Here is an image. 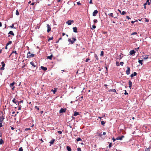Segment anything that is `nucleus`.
<instances>
[{"instance_id":"5fc2aeb1","label":"nucleus","mask_w":151,"mask_h":151,"mask_svg":"<svg viewBox=\"0 0 151 151\" xmlns=\"http://www.w3.org/2000/svg\"><path fill=\"white\" fill-rule=\"evenodd\" d=\"M58 132L60 134H61L62 133V132L60 131H58Z\"/></svg>"},{"instance_id":"f3484780","label":"nucleus","mask_w":151,"mask_h":151,"mask_svg":"<svg viewBox=\"0 0 151 151\" xmlns=\"http://www.w3.org/2000/svg\"><path fill=\"white\" fill-rule=\"evenodd\" d=\"M66 149L68 151H71L72 150L70 147L69 146H67L66 147Z\"/></svg>"},{"instance_id":"473e14b6","label":"nucleus","mask_w":151,"mask_h":151,"mask_svg":"<svg viewBox=\"0 0 151 151\" xmlns=\"http://www.w3.org/2000/svg\"><path fill=\"white\" fill-rule=\"evenodd\" d=\"M126 14V12L125 11H123L121 12V14L122 15H124Z\"/></svg>"},{"instance_id":"393cba45","label":"nucleus","mask_w":151,"mask_h":151,"mask_svg":"<svg viewBox=\"0 0 151 151\" xmlns=\"http://www.w3.org/2000/svg\"><path fill=\"white\" fill-rule=\"evenodd\" d=\"M52 54L50 56H47V59H49L50 60H52Z\"/></svg>"},{"instance_id":"7ed1b4c3","label":"nucleus","mask_w":151,"mask_h":151,"mask_svg":"<svg viewBox=\"0 0 151 151\" xmlns=\"http://www.w3.org/2000/svg\"><path fill=\"white\" fill-rule=\"evenodd\" d=\"M127 69L126 71V74L127 75H129L130 73V68L129 66H127Z\"/></svg>"},{"instance_id":"5701e85b","label":"nucleus","mask_w":151,"mask_h":151,"mask_svg":"<svg viewBox=\"0 0 151 151\" xmlns=\"http://www.w3.org/2000/svg\"><path fill=\"white\" fill-rule=\"evenodd\" d=\"M55 141V139H52V140H51L49 143H50L51 145H52L54 143V142Z\"/></svg>"},{"instance_id":"e433bc0d","label":"nucleus","mask_w":151,"mask_h":151,"mask_svg":"<svg viewBox=\"0 0 151 151\" xmlns=\"http://www.w3.org/2000/svg\"><path fill=\"white\" fill-rule=\"evenodd\" d=\"M116 65L117 66H119V62H116Z\"/></svg>"},{"instance_id":"dca6fc26","label":"nucleus","mask_w":151,"mask_h":151,"mask_svg":"<svg viewBox=\"0 0 151 151\" xmlns=\"http://www.w3.org/2000/svg\"><path fill=\"white\" fill-rule=\"evenodd\" d=\"M143 58L145 60L147 59L148 58V55H145L142 56Z\"/></svg>"},{"instance_id":"412c9836","label":"nucleus","mask_w":151,"mask_h":151,"mask_svg":"<svg viewBox=\"0 0 151 151\" xmlns=\"http://www.w3.org/2000/svg\"><path fill=\"white\" fill-rule=\"evenodd\" d=\"M30 64L32 65L34 68H35L36 65L33 62H31L30 63Z\"/></svg>"},{"instance_id":"052dcab7","label":"nucleus","mask_w":151,"mask_h":151,"mask_svg":"<svg viewBox=\"0 0 151 151\" xmlns=\"http://www.w3.org/2000/svg\"><path fill=\"white\" fill-rule=\"evenodd\" d=\"M112 139L113 142H114L116 140V139H115L114 137H113L112 138Z\"/></svg>"},{"instance_id":"58836bf2","label":"nucleus","mask_w":151,"mask_h":151,"mask_svg":"<svg viewBox=\"0 0 151 151\" xmlns=\"http://www.w3.org/2000/svg\"><path fill=\"white\" fill-rule=\"evenodd\" d=\"M10 27L11 28H14V29H16V28L15 27H14V24H12V25L10 26Z\"/></svg>"},{"instance_id":"a211bd4d","label":"nucleus","mask_w":151,"mask_h":151,"mask_svg":"<svg viewBox=\"0 0 151 151\" xmlns=\"http://www.w3.org/2000/svg\"><path fill=\"white\" fill-rule=\"evenodd\" d=\"M79 113L78 112H77L76 111L74 112V114H73V116H76L77 115H79Z\"/></svg>"},{"instance_id":"ea45409f","label":"nucleus","mask_w":151,"mask_h":151,"mask_svg":"<svg viewBox=\"0 0 151 151\" xmlns=\"http://www.w3.org/2000/svg\"><path fill=\"white\" fill-rule=\"evenodd\" d=\"M23 149L22 147H20L19 149V151H23Z\"/></svg>"},{"instance_id":"6e6552de","label":"nucleus","mask_w":151,"mask_h":151,"mask_svg":"<svg viewBox=\"0 0 151 151\" xmlns=\"http://www.w3.org/2000/svg\"><path fill=\"white\" fill-rule=\"evenodd\" d=\"M124 137V135H122L121 137H118L116 138V140H121Z\"/></svg>"},{"instance_id":"774afa93","label":"nucleus","mask_w":151,"mask_h":151,"mask_svg":"<svg viewBox=\"0 0 151 151\" xmlns=\"http://www.w3.org/2000/svg\"><path fill=\"white\" fill-rule=\"evenodd\" d=\"M35 4V3L34 2H32V3L31 4V5H34Z\"/></svg>"},{"instance_id":"3c124183","label":"nucleus","mask_w":151,"mask_h":151,"mask_svg":"<svg viewBox=\"0 0 151 151\" xmlns=\"http://www.w3.org/2000/svg\"><path fill=\"white\" fill-rule=\"evenodd\" d=\"M124 64V63L123 62H120V64L122 66H123Z\"/></svg>"},{"instance_id":"f8f14e48","label":"nucleus","mask_w":151,"mask_h":151,"mask_svg":"<svg viewBox=\"0 0 151 151\" xmlns=\"http://www.w3.org/2000/svg\"><path fill=\"white\" fill-rule=\"evenodd\" d=\"M135 52V51L134 50H132L130 51L129 52V53H130V55H134Z\"/></svg>"},{"instance_id":"7c9ffc66","label":"nucleus","mask_w":151,"mask_h":151,"mask_svg":"<svg viewBox=\"0 0 151 151\" xmlns=\"http://www.w3.org/2000/svg\"><path fill=\"white\" fill-rule=\"evenodd\" d=\"M56 91V89H54V90L52 89V91H53L54 94H55Z\"/></svg>"},{"instance_id":"20e7f679","label":"nucleus","mask_w":151,"mask_h":151,"mask_svg":"<svg viewBox=\"0 0 151 151\" xmlns=\"http://www.w3.org/2000/svg\"><path fill=\"white\" fill-rule=\"evenodd\" d=\"M74 21L72 20H68L67 22L66 23L68 24V25H71L73 22Z\"/></svg>"},{"instance_id":"2f4dec72","label":"nucleus","mask_w":151,"mask_h":151,"mask_svg":"<svg viewBox=\"0 0 151 151\" xmlns=\"http://www.w3.org/2000/svg\"><path fill=\"white\" fill-rule=\"evenodd\" d=\"M108 15L109 16H111L112 17H114V16L113 15V13H110V14H108Z\"/></svg>"},{"instance_id":"cd10ccee","label":"nucleus","mask_w":151,"mask_h":151,"mask_svg":"<svg viewBox=\"0 0 151 151\" xmlns=\"http://www.w3.org/2000/svg\"><path fill=\"white\" fill-rule=\"evenodd\" d=\"M4 143V141L3 140L1 139H0V145H2Z\"/></svg>"},{"instance_id":"c85d7f7f","label":"nucleus","mask_w":151,"mask_h":151,"mask_svg":"<svg viewBox=\"0 0 151 151\" xmlns=\"http://www.w3.org/2000/svg\"><path fill=\"white\" fill-rule=\"evenodd\" d=\"M97 134L98 136L100 137H101L103 135V134H102L101 133H100L99 132H98L97 133Z\"/></svg>"},{"instance_id":"8fccbe9b","label":"nucleus","mask_w":151,"mask_h":151,"mask_svg":"<svg viewBox=\"0 0 151 151\" xmlns=\"http://www.w3.org/2000/svg\"><path fill=\"white\" fill-rule=\"evenodd\" d=\"M15 53L16 55H17V52L16 51H13L12 53Z\"/></svg>"},{"instance_id":"c756f323","label":"nucleus","mask_w":151,"mask_h":151,"mask_svg":"<svg viewBox=\"0 0 151 151\" xmlns=\"http://www.w3.org/2000/svg\"><path fill=\"white\" fill-rule=\"evenodd\" d=\"M12 43V42L11 41H9L8 42H7L6 45H8L10 44H11Z\"/></svg>"},{"instance_id":"49530a36","label":"nucleus","mask_w":151,"mask_h":151,"mask_svg":"<svg viewBox=\"0 0 151 151\" xmlns=\"http://www.w3.org/2000/svg\"><path fill=\"white\" fill-rule=\"evenodd\" d=\"M112 146V143H110L109 144V148H110Z\"/></svg>"},{"instance_id":"a878e982","label":"nucleus","mask_w":151,"mask_h":151,"mask_svg":"<svg viewBox=\"0 0 151 151\" xmlns=\"http://www.w3.org/2000/svg\"><path fill=\"white\" fill-rule=\"evenodd\" d=\"M143 60H139L138 62L140 64H141V65H142V61H143Z\"/></svg>"},{"instance_id":"72a5a7b5","label":"nucleus","mask_w":151,"mask_h":151,"mask_svg":"<svg viewBox=\"0 0 151 151\" xmlns=\"http://www.w3.org/2000/svg\"><path fill=\"white\" fill-rule=\"evenodd\" d=\"M19 12H18V10H17L16 11V14L17 16L19 15Z\"/></svg>"},{"instance_id":"864d4df0","label":"nucleus","mask_w":151,"mask_h":151,"mask_svg":"<svg viewBox=\"0 0 151 151\" xmlns=\"http://www.w3.org/2000/svg\"><path fill=\"white\" fill-rule=\"evenodd\" d=\"M23 100H22L21 101H19L18 102H19V104L20 103H23Z\"/></svg>"},{"instance_id":"e2e57ef3","label":"nucleus","mask_w":151,"mask_h":151,"mask_svg":"<svg viewBox=\"0 0 151 151\" xmlns=\"http://www.w3.org/2000/svg\"><path fill=\"white\" fill-rule=\"evenodd\" d=\"M122 57H121V55H119V58H119V60H120V59H121L122 58Z\"/></svg>"},{"instance_id":"37998d69","label":"nucleus","mask_w":151,"mask_h":151,"mask_svg":"<svg viewBox=\"0 0 151 151\" xmlns=\"http://www.w3.org/2000/svg\"><path fill=\"white\" fill-rule=\"evenodd\" d=\"M53 39V37H50L49 38V39L48 40V41H49L50 40H52Z\"/></svg>"},{"instance_id":"6e6d98bb","label":"nucleus","mask_w":151,"mask_h":151,"mask_svg":"<svg viewBox=\"0 0 151 151\" xmlns=\"http://www.w3.org/2000/svg\"><path fill=\"white\" fill-rule=\"evenodd\" d=\"M77 4L78 5H81V4L80 2H77Z\"/></svg>"},{"instance_id":"69168bd1","label":"nucleus","mask_w":151,"mask_h":151,"mask_svg":"<svg viewBox=\"0 0 151 151\" xmlns=\"http://www.w3.org/2000/svg\"><path fill=\"white\" fill-rule=\"evenodd\" d=\"M89 3L91 4H93V3L92 2V0H90V1H89Z\"/></svg>"},{"instance_id":"09e8293b","label":"nucleus","mask_w":151,"mask_h":151,"mask_svg":"<svg viewBox=\"0 0 151 151\" xmlns=\"http://www.w3.org/2000/svg\"><path fill=\"white\" fill-rule=\"evenodd\" d=\"M124 91L125 92L124 94L125 95H127L128 94V93L127 92L126 90H124Z\"/></svg>"},{"instance_id":"9d476101","label":"nucleus","mask_w":151,"mask_h":151,"mask_svg":"<svg viewBox=\"0 0 151 151\" xmlns=\"http://www.w3.org/2000/svg\"><path fill=\"white\" fill-rule=\"evenodd\" d=\"M98 13V11L97 10H96L94 11L93 13V16H96L97 14Z\"/></svg>"},{"instance_id":"6ab92c4d","label":"nucleus","mask_w":151,"mask_h":151,"mask_svg":"<svg viewBox=\"0 0 151 151\" xmlns=\"http://www.w3.org/2000/svg\"><path fill=\"white\" fill-rule=\"evenodd\" d=\"M40 68L42 70L44 71H45L47 69V68L46 67H45L43 66H41Z\"/></svg>"},{"instance_id":"f03ea898","label":"nucleus","mask_w":151,"mask_h":151,"mask_svg":"<svg viewBox=\"0 0 151 151\" xmlns=\"http://www.w3.org/2000/svg\"><path fill=\"white\" fill-rule=\"evenodd\" d=\"M34 54H31L30 52L29 51V52H28L27 53V58H32L34 57Z\"/></svg>"},{"instance_id":"423d86ee","label":"nucleus","mask_w":151,"mask_h":151,"mask_svg":"<svg viewBox=\"0 0 151 151\" xmlns=\"http://www.w3.org/2000/svg\"><path fill=\"white\" fill-rule=\"evenodd\" d=\"M66 108H61L60 109L59 111V112L60 113H62L63 112H65L66 111Z\"/></svg>"},{"instance_id":"680f3d73","label":"nucleus","mask_w":151,"mask_h":151,"mask_svg":"<svg viewBox=\"0 0 151 151\" xmlns=\"http://www.w3.org/2000/svg\"><path fill=\"white\" fill-rule=\"evenodd\" d=\"M126 17L127 19H131V18L129 17V16H127Z\"/></svg>"},{"instance_id":"4468645a","label":"nucleus","mask_w":151,"mask_h":151,"mask_svg":"<svg viewBox=\"0 0 151 151\" xmlns=\"http://www.w3.org/2000/svg\"><path fill=\"white\" fill-rule=\"evenodd\" d=\"M137 75V73L136 72H134L132 74L130 75L131 78H133L134 76H136Z\"/></svg>"},{"instance_id":"de8ad7c7","label":"nucleus","mask_w":151,"mask_h":151,"mask_svg":"<svg viewBox=\"0 0 151 151\" xmlns=\"http://www.w3.org/2000/svg\"><path fill=\"white\" fill-rule=\"evenodd\" d=\"M77 150L78 151H81V148L78 147L77 149Z\"/></svg>"},{"instance_id":"bf43d9fd","label":"nucleus","mask_w":151,"mask_h":151,"mask_svg":"<svg viewBox=\"0 0 151 151\" xmlns=\"http://www.w3.org/2000/svg\"><path fill=\"white\" fill-rule=\"evenodd\" d=\"M90 60V59L89 58H87L86 59L85 61L86 62H87L88 61Z\"/></svg>"},{"instance_id":"b1692460","label":"nucleus","mask_w":151,"mask_h":151,"mask_svg":"<svg viewBox=\"0 0 151 151\" xmlns=\"http://www.w3.org/2000/svg\"><path fill=\"white\" fill-rule=\"evenodd\" d=\"M8 34H10L13 36H14V33L12 31H10L9 32Z\"/></svg>"},{"instance_id":"338daca9","label":"nucleus","mask_w":151,"mask_h":151,"mask_svg":"<svg viewBox=\"0 0 151 151\" xmlns=\"http://www.w3.org/2000/svg\"><path fill=\"white\" fill-rule=\"evenodd\" d=\"M96 26L95 25H93L92 26V28L93 29H95L96 28Z\"/></svg>"},{"instance_id":"aec40b11","label":"nucleus","mask_w":151,"mask_h":151,"mask_svg":"<svg viewBox=\"0 0 151 151\" xmlns=\"http://www.w3.org/2000/svg\"><path fill=\"white\" fill-rule=\"evenodd\" d=\"M109 91V92H110V91L116 93V94L118 93H117L116 92V91L115 89H111Z\"/></svg>"},{"instance_id":"9b49d317","label":"nucleus","mask_w":151,"mask_h":151,"mask_svg":"<svg viewBox=\"0 0 151 151\" xmlns=\"http://www.w3.org/2000/svg\"><path fill=\"white\" fill-rule=\"evenodd\" d=\"M129 88L130 89H131V88H132V82L130 80H129Z\"/></svg>"},{"instance_id":"1a4fd4ad","label":"nucleus","mask_w":151,"mask_h":151,"mask_svg":"<svg viewBox=\"0 0 151 151\" xmlns=\"http://www.w3.org/2000/svg\"><path fill=\"white\" fill-rule=\"evenodd\" d=\"M12 101L14 103L16 104L17 105H19V101H16V99L15 98H14Z\"/></svg>"},{"instance_id":"a19ab883","label":"nucleus","mask_w":151,"mask_h":151,"mask_svg":"<svg viewBox=\"0 0 151 151\" xmlns=\"http://www.w3.org/2000/svg\"><path fill=\"white\" fill-rule=\"evenodd\" d=\"M18 106H19L18 107V110H20L21 109V108H22V106H21V105H19Z\"/></svg>"},{"instance_id":"f257e3e1","label":"nucleus","mask_w":151,"mask_h":151,"mask_svg":"<svg viewBox=\"0 0 151 151\" xmlns=\"http://www.w3.org/2000/svg\"><path fill=\"white\" fill-rule=\"evenodd\" d=\"M76 40V38H72V40L70 39H68V41L69 42H70V44H73L74 43V42Z\"/></svg>"},{"instance_id":"603ef678","label":"nucleus","mask_w":151,"mask_h":151,"mask_svg":"<svg viewBox=\"0 0 151 151\" xmlns=\"http://www.w3.org/2000/svg\"><path fill=\"white\" fill-rule=\"evenodd\" d=\"M31 130V129L29 128H26L25 129V131H27Z\"/></svg>"},{"instance_id":"a18cd8bd","label":"nucleus","mask_w":151,"mask_h":151,"mask_svg":"<svg viewBox=\"0 0 151 151\" xmlns=\"http://www.w3.org/2000/svg\"><path fill=\"white\" fill-rule=\"evenodd\" d=\"M137 33L136 32H134L133 33L131 34V35H136L137 34Z\"/></svg>"},{"instance_id":"4c0bfd02","label":"nucleus","mask_w":151,"mask_h":151,"mask_svg":"<svg viewBox=\"0 0 151 151\" xmlns=\"http://www.w3.org/2000/svg\"><path fill=\"white\" fill-rule=\"evenodd\" d=\"M101 124L102 125H104L105 123V122L104 121H101Z\"/></svg>"},{"instance_id":"4d7b16f0","label":"nucleus","mask_w":151,"mask_h":151,"mask_svg":"<svg viewBox=\"0 0 151 151\" xmlns=\"http://www.w3.org/2000/svg\"><path fill=\"white\" fill-rule=\"evenodd\" d=\"M145 21L147 22H149V20L147 19H146V18H145Z\"/></svg>"},{"instance_id":"39448f33","label":"nucleus","mask_w":151,"mask_h":151,"mask_svg":"<svg viewBox=\"0 0 151 151\" xmlns=\"http://www.w3.org/2000/svg\"><path fill=\"white\" fill-rule=\"evenodd\" d=\"M47 32L48 33L50 31L51 28L50 27V26L48 24H47Z\"/></svg>"},{"instance_id":"2eb2a0df","label":"nucleus","mask_w":151,"mask_h":151,"mask_svg":"<svg viewBox=\"0 0 151 151\" xmlns=\"http://www.w3.org/2000/svg\"><path fill=\"white\" fill-rule=\"evenodd\" d=\"M73 31L75 33H77L78 32L77 27H74L73 28Z\"/></svg>"},{"instance_id":"0e129e2a","label":"nucleus","mask_w":151,"mask_h":151,"mask_svg":"<svg viewBox=\"0 0 151 151\" xmlns=\"http://www.w3.org/2000/svg\"><path fill=\"white\" fill-rule=\"evenodd\" d=\"M36 109H37L38 110L39 109V108L37 106H35V107Z\"/></svg>"},{"instance_id":"4be33fe9","label":"nucleus","mask_w":151,"mask_h":151,"mask_svg":"<svg viewBox=\"0 0 151 151\" xmlns=\"http://www.w3.org/2000/svg\"><path fill=\"white\" fill-rule=\"evenodd\" d=\"M149 1H150V0H147L146 2L144 4V5H146L147 4L148 5H150V3Z\"/></svg>"},{"instance_id":"ddd939ff","label":"nucleus","mask_w":151,"mask_h":151,"mask_svg":"<svg viewBox=\"0 0 151 151\" xmlns=\"http://www.w3.org/2000/svg\"><path fill=\"white\" fill-rule=\"evenodd\" d=\"M4 116H3V115H2L0 118V122H2L4 121Z\"/></svg>"},{"instance_id":"f704fd0d","label":"nucleus","mask_w":151,"mask_h":151,"mask_svg":"<svg viewBox=\"0 0 151 151\" xmlns=\"http://www.w3.org/2000/svg\"><path fill=\"white\" fill-rule=\"evenodd\" d=\"M81 140H82L79 137H78L76 139V141H81Z\"/></svg>"},{"instance_id":"79ce46f5","label":"nucleus","mask_w":151,"mask_h":151,"mask_svg":"<svg viewBox=\"0 0 151 151\" xmlns=\"http://www.w3.org/2000/svg\"><path fill=\"white\" fill-rule=\"evenodd\" d=\"M104 52L103 51H101V54H100V55L101 56H102L103 55H104Z\"/></svg>"},{"instance_id":"c03bdc74","label":"nucleus","mask_w":151,"mask_h":151,"mask_svg":"<svg viewBox=\"0 0 151 151\" xmlns=\"http://www.w3.org/2000/svg\"><path fill=\"white\" fill-rule=\"evenodd\" d=\"M98 21L97 19H95L93 20V22L94 23H96Z\"/></svg>"},{"instance_id":"bb28decb","label":"nucleus","mask_w":151,"mask_h":151,"mask_svg":"<svg viewBox=\"0 0 151 151\" xmlns=\"http://www.w3.org/2000/svg\"><path fill=\"white\" fill-rule=\"evenodd\" d=\"M15 84L14 82H13L10 84V87L12 88L14 84Z\"/></svg>"},{"instance_id":"0eeeda50","label":"nucleus","mask_w":151,"mask_h":151,"mask_svg":"<svg viewBox=\"0 0 151 151\" xmlns=\"http://www.w3.org/2000/svg\"><path fill=\"white\" fill-rule=\"evenodd\" d=\"M1 64L2 65V67L0 69L1 70H4V67L5 66V64L4 62H2L1 63Z\"/></svg>"},{"instance_id":"13d9d810","label":"nucleus","mask_w":151,"mask_h":151,"mask_svg":"<svg viewBox=\"0 0 151 151\" xmlns=\"http://www.w3.org/2000/svg\"><path fill=\"white\" fill-rule=\"evenodd\" d=\"M2 122H0V127H1L3 126V125L2 124Z\"/></svg>"},{"instance_id":"c9c22d12","label":"nucleus","mask_w":151,"mask_h":151,"mask_svg":"<svg viewBox=\"0 0 151 151\" xmlns=\"http://www.w3.org/2000/svg\"><path fill=\"white\" fill-rule=\"evenodd\" d=\"M95 58H96V60H98L99 59V58H98V56H97V55L96 54H95Z\"/></svg>"}]
</instances>
